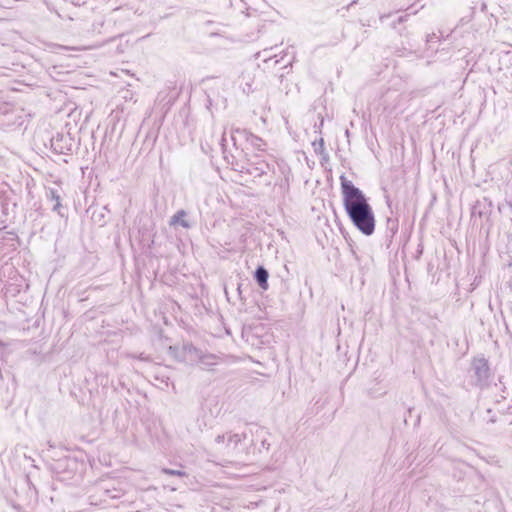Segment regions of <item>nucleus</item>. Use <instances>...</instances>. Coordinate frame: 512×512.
<instances>
[{
  "mask_svg": "<svg viewBox=\"0 0 512 512\" xmlns=\"http://www.w3.org/2000/svg\"><path fill=\"white\" fill-rule=\"evenodd\" d=\"M313 146H314V151L317 154H321L324 151V141H323V139H320L319 143L314 142Z\"/></svg>",
  "mask_w": 512,
  "mask_h": 512,
  "instance_id": "ddd939ff",
  "label": "nucleus"
},
{
  "mask_svg": "<svg viewBox=\"0 0 512 512\" xmlns=\"http://www.w3.org/2000/svg\"><path fill=\"white\" fill-rule=\"evenodd\" d=\"M246 435L244 433L227 432L216 436L214 439V450L225 456H234L238 444H240Z\"/></svg>",
  "mask_w": 512,
  "mask_h": 512,
  "instance_id": "f03ea898",
  "label": "nucleus"
},
{
  "mask_svg": "<svg viewBox=\"0 0 512 512\" xmlns=\"http://www.w3.org/2000/svg\"><path fill=\"white\" fill-rule=\"evenodd\" d=\"M161 472L166 474V475H170V476H179V477H184L186 476V473L182 470H174V469H169V468H163L161 469Z\"/></svg>",
  "mask_w": 512,
  "mask_h": 512,
  "instance_id": "f8f14e48",
  "label": "nucleus"
},
{
  "mask_svg": "<svg viewBox=\"0 0 512 512\" xmlns=\"http://www.w3.org/2000/svg\"><path fill=\"white\" fill-rule=\"evenodd\" d=\"M246 170L253 177H261L269 170V164L263 160L250 162Z\"/></svg>",
  "mask_w": 512,
  "mask_h": 512,
  "instance_id": "0eeeda50",
  "label": "nucleus"
},
{
  "mask_svg": "<svg viewBox=\"0 0 512 512\" xmlns=\"http://www.w3.org/2000/svg\"><path fill=\"white\" fill-rule=\"evenodd\" d=\"M115 492H116L115 489L113 491H111L109 489H105V493L108 495V497H110L112 499L120 497L119 493H115Z\"/></svg>",
  "mask_w": 512,
  "mask_h": 512,
  "instance_id": "2eb2a0df",
  "label": "nucleus"
},
{
  "mask_svg": "<svg viewBox=\"0 0 512 512\" xmlns=\"http://www.w3.org/2000/svg\"><path fill=\"white\" fill-rule=\"evenodd\" d=\"M471 371L474 383L477 386H484L490 377V368L485 358H475L472 362Z\"/></svg>",
  "mask_w": 512,
  "mask_h": 512,
  "instance_id": "7ed1b4c3",
  "label": "nucleus"
},
{
  "mask_svg": "<svg viewBox=\"0 0 512 512\" xmlns=\"http://www.w3.org/2000/svg\"><path fill=\"white\" fill-rule=\"evenodd\" d=\"M268 277V271L264 267L260 266L256 269L255 279L258 285L264 290L268 289Z\"/></svg>",
  "mask_w": 512,
  "mask_h": 512,
  "instance_id": "1a4fd4ad",
  "label": "nucleus"
},
{
  "mask_svg": "<svg viewBox=\"0 0 512 512\" xmlns=\"http://www.w3.org/2000/svg\"><path fill=\"white\" fill-rule=\"evenodd\" d=\"M492 211V202L486 198L483 197L482 199H479L476 201V203L472 207V217H488Z\"/></svg>",
  "mask_w": 512,
  "mask_h": 512,
  "instance_id": "20e7f679",
  "label": "nucleus"
},
{
  "mask_svg": "<svg viewBox=\"0 0 512 512\" xmlns=\"http://www.w3.org/2000/svg\"><path fill=\"white\" fill-rule=\"evenodd\" d=\"M236 134L245 137L247 141H249L253 146H255L259 150H262L263 146L265 145L261 138L253 134L247 133L245 130L241 129H234L231 133V140L233 141L234 145H236L237 141Z\"/></svg>",
  "mask_w": 512,
  "mask_h": 512,
  "instance_id": "39448f33",
  "label": "nucleus"
},
{
  "mask_svg": "<svg viewBox=\"0 0 512 512\" xmlns=\"http://www.w3.org/2000/svg\"><path fill=\"white\" fill-rule=\"evenodd\" d=\"M288 186H289V183H288V179L286 178V184L285 186L281 185V187L285 188L286 190H288Z\"/></svg>",
  "mask_w": 512,
  "mask_h": 512,
  "instance_id": "f3484780",
  "label": "nucleus"
},
{
  "mask_svg": "<svg viewBox=\"0 0 512 512\" xmlns=\"http://www.w3.org/2000/svg\"><path fill=\"white\" fill-rule=\"evenodd\" d=\"M47 198L53 202V207H52V210L53 211H56L60 214V208H61V199H60V195L57 193V191L55 189H52L50 188L47 193Z\"/></svg>",
  "mask_w": 512,
  "mask_h": 512,
  "instance_id": "9d476101",
  "label": "nucleus"
},
{
  "mask_svg": "<svg viewBox=\"0 0 512 512\" xmlns=\"http://www.w3.org/2000/svg\"><path fill=\"white\" fill-rule=\"evenodd\" d=\"M2 346H3V344H2V342H0V347H2Z\"/></svg>",
  "mask_w": 512,
  "mask_h": 512,
  "instance_id": "a211bd4d",
  "label": "nucleus"
},
{
  "mask_svg": "<svg viewBox=\"0 0 512 512\" xmlns=\"http://www.w3.org/2000/svg\"><path fill=\"white\" fill-rule=\"evenodd\" d=\"M60 141H62V137L53 138L52 139V147H54L55 150H58V147H59V152L64 153L63 147L59 145Z\"/></svg>",
  "mask_w": 512,
  "mask_h": 512,
  "instance_id": "4468645a",
  "label": "nucleus"
},
{
  "mask_svg": "<svg viewBox=\"0 0 512 512\" xmlns=\"http://www.w3.org/2000/svg\"><path fill=\"white\" fill-rule=\"evenodd\" d=\"M202 351L196 348L194 345L190 343H186L182 347L183 359L187 363L196 364L198 363L201 357Z\"/></svg>",
  "mask_w": 512,
  "mask_h": 512,
  "instance_id": "423d86ee",
  "label": "nucleus"
},
{
  "mask_svg": "<svg viewBox=\"0 0 512 512\" xmlns=\"http://www.w3.org/2000/svg\"><path fill=\"white\" fill-rule=\"evenodd\" d=\"M187 216V213L185 210H179L177 211L170 219V225L171 226H175V225H180L182 226L183 228H189L190 227V224L189 222L185 219Z\"/></svg>",
  "mask_w": 512,
  "mask_h": 512,
  "instance_id": "6e6552de",
  "label": "nucleus"
},
{
  "mask_svg": "<svg viewBox=\"0 0 512 512\" xmlns=\"http://www.w3.org/2000/svg\"><path fill=\"white\" fill-rule=\"evenodd\" d=\"M198 363H200L204 367L215 365L217 363L216 356L213 354H205L202 352Z\"/></svg>",
  "mask_w": 512,
  "mask_h": 512,
  "instance_id": "9b49d317",
  "label": "nucleus"
},
{
  "mask_svg": "<svg viewBox=\"0 0 512 512\" xmlns=\"http://www.w3.org/2000/svg\"><path fill=\"white\" fill-rule=\"evenodd\" d=\"M226 138H225V133H223V136H222V139H221V145L224 147L226 144Z\"/></svg>",
  "mask_w": 512,
  "mask_h": 512,
  "instance_id": "dca6fc26",
  "label": "nucleus"
},
{
  "mask_svg": "<svg viewBox=\"0 0 512 512\" xmlns=\"http://www.w3.org/2000/svg\"><path fill=\"white\" fill-rule=\"evenodd\" d=\"M340 182L343 204L352 223L364 235L373 234L375 217L365 195L344 175L340 176Z\"/></svg>",
  "mask_w": 512,
  "mask_h": 512,
  "instance_id": "f257e3e1",
  "label": "nucleus"
}]
</instances>
